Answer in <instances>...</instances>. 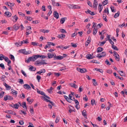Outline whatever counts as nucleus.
<instances>
[{"label":"nucleus","instance_id":"1","mask_svg":"<svg viewBox=\"0 0 127 127\" xmlns=\"http://www.w3.org/2000/svg\"><path fill=\"white\" fill-rule=\"evenodd\" d=\"M35 64L36 65L40 66L41 65H43L44 64H46L47 63L45 62L44 60H42L41 62L38 61H36L35 63Z\"/></svg>","mask_w":127,"mask_h":127},{"label":"nucleus","instance_id":"2","mask_svg":"<svg viewBox=\"0 0 127 127\" xmlns=\"http://www.w3.org/2000/svg\"><path fill=\"white\" fill-rule=\"evenodd\" d=\"M19 52L23 53L24 54L27 55L30 54L31 53L30 51H27L25 49H21L19 50Z\"/></svg>","mask_w":127,"mask_h":127},{"label":"nucleus","instance_id":"3","mask_svg":"<svg viewBox=\"0 0 127 127\" xmlns=\"http://www.w3.org/2000/svg\"><path fill=\"white\" fill-rule=\"evenodd\" d=\"M37 89V93L38 94H40L44 96L48 99H50V98L48 96L46 95H45V93H44L43 92Z\"/></svg>","mask_w":127,"mask_h":127},{"label":"nucleus","instance_id":"4","mask_svg":"<svg viewBox=\"0 0 127 127\" xmlns=\"http://www.w3.org/2000/svg\"><path fill=\"white\" fill-rule=\"evenodd\" d=\"M101 55L99 54H98L96 57L97 58H100L101 57H104L106 55V53L105 52H103L101 53Z\"/></svg>","mask_w":127,"mask_h":127},{"label":"nucleus","instance_id":"5","mask_svg":"<svg viewBox=\"0 0 127 127\" xmlns=\"http://www.w3.org/2000/svg\"><path fill=\"white\" fill-rule=\"evenodd\" d=\"M38 58H39L38 55L33 56L32 57H30V61H34Z\"/></svg>","mask_w":127,"mask_h":127},{"label":"nucleus","instance_id":"6","mask_svg":"<svg viewBox=\"0 0 127 127\" xmlns=\"http://www.w3.org/2000/svg\"><path fill=\"white\" fill-rule=\"evenodd\" d=\"M77 70L79 72L81 73H84L86 72L87 71V70L85 68H81L77 67Z\"/></svg>","mask_w":127,"mask_h":127},{"label":"nucleus","instance_id":"7","mask_svg":"<svg viewBox=\"0 0 127 127\" xmlns=\"http://www.w3.org/2000/svg\"><path fill=\"white\" fill-rule=\"evenodd\" d=\"M64 57H65V56H56L55 54V56H54V59L57 60H61L63 59Z\"/></svg>","mask_w":127,"mask_h":127},{"label":"nucleus","instance_id":"8","mask_svg":"<svg viewBox=\"0 0 127 127\" xmlns=\"http://www.w3.org/2000/svg\"><path fill=\"white\" fill-rule=\"evenodd\" d=\"M41 97L42 99H44V100H45L46 102H50V103L52 104V105H53V103L51 101L49 100H48V99H47L45 97H44L43 96H42Z\"/></svg>","mask_w":127,"mask_h":127},{"label":"nucleus","instance_id":"9","mask_svg":"<svg viewBox=\"0 0 127 127\" xmlns=\"http://www.w3.org/2000/svg\"><path fill=\"white\" fill-rule=\"evenodd\" d=\"M53 15L57 19H58L59 17V14L56 11L54 12Z\"/></svg>","mask_w":127,"mask_h":127},{"label":"nucleus","instance_id":"10","mask_svg":"<svg viewBox=\"0 0 127 127\" xmlns=\"http://www.w3.org/2000/svg\"><path fill=\"white\" fill-rule=\"evenodd\" d=\"M97 3L96 0H94V3L93 7L95 8V9H96L97 8Z\"/></svg>","mask_w":127,"mask_h":127},{"label":"nucleus","instance_id":"11","mask_svg":"<svg viewBox=\"0 0 127 127\" xmlns=\"http://www.w3.org/2000/svg\"><path fill=\"white\" fill-rule=\"evenodd\" d=\"M86 58L88 59H92L94 58V57L91 54H87L86 55Z\"/></svg>","mask_w":127,"mask_h":127},{"label":"nucleus","instance_id":"12","mask_svg":"<svg viewBox=\"0 0 127 127\" xmlns=\"http://www.w3.org/2000/svg\"><path fill=\"white\" fill-rule=\"evenodd\" d=\"M87 13H89L92 15H94L95 14L93 12H92L89 9H88L87 11H85Z\"/></svg>","mask_w":127,"mask_h":127},{"label":"nucleus","instance_id":"13","mask_svg":"<svg viewBox=\"0 0 127 127\" xmlns=\"http://www.w3.org/2000/svg\"><path fill=\"white\" fill-rule=\"evenodd\" d=\"M5 112L9 114H13L14 115H15L16 113H13V111L12 110H6Z\"/></svg>","mask_w":127,"mask_h":127},{"label":"nucleus","instance_id":"14","mask_svg":"<svg viewBox=\"0 0 127 127\" xmlns=\"http://www.w3.org/2000/svg\"><path fill=\"white\" fill-rule=\"evenodd\" d=\"M45 72V69H41L40 71L37 72V74H41V73H44Z\"/></svg>","mask_w":127,"mask_h":127},{"label":"nucleus","instance_id":"15","mask_svg":"<svg viewBox=\"0 0 127 127\" xmlns=\"http://www.w3.org/2000/svg\"><path fill=\"white\" fill-rule=\"evenodd\" d=\"M24 87L26 89H31V87L28 84H25L23 85Z\"/></svg>","mask_w":127,"mask_h":127},{"label":"nucleus","instance_id":"16","mask_svg":"<svg viewBox=\"0 0 127 127\" xmlns=\"http://www.w3.org/2000/svg\"><path fill=\"white\" fill-rule=\"evenodd\" d=\"M86 111L85 110H84L82 112V115L84 116V117L86 119H87V117L86 113Z\"/></svg>","mask_w":127,"mask_h":127},{"label":"nucleus","instance_id":"17","mask_svg":"<svg viewBox=\"0 0 127 127\" xmlns=\"http://www.w3.org/2000/svg\"><path fill=\"white\" fill-rule=\"evenodd\" d=\"M103 50V48L101 47H99L97 49V52H100L102 51Z\"/></svg>","mask_w":127,"mask_h":127},{"label":"nucleus","instance_id":"18","mask_svg":"<svg viewBox=\"0 0 127 127\" xmlns=\"http://www.w3.org/2000/svg\"><path fill=\"white\" fill-rule=\"evenodd\" d=\"M102 8L103 7L102 5H101L100 4H99L98 6V9L99 13L101 12L102 9Z\"/></svg>","mask_w":127,"mask_h":127},{"label":"nucleus","instance_id":"19","mask_svg":"<svg viewBox=\"0 0 127 127\" xmlns=\"http://www.w3.org/2000/svg\"><path fill=\"white\" fill-rule=\"evenodd\" d=\"M4 59L8 63H11V61L8 57H5Z\"/></svg>","mask_w":127,"mask_h":127},{"label":"nucleus","instance_id":"20","mask_svg":"<svg viewBox=\"0 0 127 127\" xmlns=\"http://www.w3.org/2000/svg\"><path fill=\"white\" fill-rule=\"evenodd\" d=\"M48 57L49 58H52L53 57L54 58V56H55V54H52L50 53H48Z\"/></svg>","mask_w":127,"mask_h":127},{"label":"nucleus","instance_id":"21","mask_svg":"<svg viewBox=\"0 0 127 127\" xmlns=\"http://www.w3.org/2000/svg\"><path fill=\"white\" fill-rule=\"evenodd\" d=\"M66 17L62 18L60 21V22L61 24H63L64 23L65 20L66 19Z\"/></svg>","mask_w":127,"mask_h":127},{"label":"nucleus","instance_id":"22","mask_svg":"<svg viewBox=\"0 0 127 127\" xmlns=\"http://www.w3.org/2000/svg\"><path fill=\"white\" fill-rule=\"evenodd\" d=\"M13 18V19L12 20L14 22H16L17 21L18 19V17L16 16V15H15L13 17H12Z\"/></svg>","mask_w":127,"mask_h":127},{"label":"nucleus","instance_id":"23","mask_svg":"<svg viewBox=\"0 0 127 127\" xmlns=\"http://www.w3.org/2000/svg\"><path fill=\"white\" fill-rule=\"evenodd\" d=\"M69 85L71 87H72L76 88L77 87V85L74 84V83H70Z\"/></svg>","mask_w":127,"mask_h":127},{"label":"nucleus","instance_id":"24","mask_svg":"<svg viewBox=\"0 0 127 127\" xmlns=\"http://www.w3.org/2000/svg\"><path fill=\"white\" fill-rule=\"evenodd\" d=\"M4 14L6 15L7 17H10L11 15V14L8 11L6 12Z\"/></svg>","mask_w":127,"mask_h":127},{"label":"nucleus","instance_id":"25","mask_svg":"<svg viewBox=\"0 0 127 127\" xmlns=\"http://www.w3.org/2000/svg\"><path fill=\"white\" fill-rule=\"evenodd\" d=\"M30 97H28L27 98V100L30 104H31L33 101V99H30Z\"/></svg>","mask_w":127,"mask_h":127},{"label":"nucleus","instance_id":"26","mask_svg":"<svg viewBox=\"0 0 127 127\" xmlns=\"http://www.w3.org/2000/svg\"><path fill=\"white\" fill-rule=\"evenodd\" d=\"M93 70H96L97 71H98L102 73L103 72V71L102 70V69H98L97 68H95V69H94Z\"/></svg>","mask_w":127,"mask_h":127},{"label":"nucleus","instance_id":"27","mask_svg":"<svg viewBox=\"0 0 127 127\" xmlns=\"http://www.w3.org/2000/svg\"><path fill=\"white\" fill-rule=\"evenodd\" d=\"M9 58L13 61L15 60L14 57V56L11 54H10L9 56Z\"/></svg>","mask_w":127,"mask_h":127},{"label":"nucleus","instance_id":"28","mask_svg":"<svg viewBox=\"0 0 127 127\" xmlns=\"http://www.w3.org/2000/svg\"><path fill=\"white\" fill-rule=\"evenodd\" d=\"M21 106L23 108H26V109H27L26 103L25 102H23L22 104H21Z\"/></svg>","mask_w":127,"mask_h":127},{"label":"nucleus","instance_id":"29","mask_svg":"<svg viewBox=\"0 0 127 127\" xmlns=\"http://www.w3.org/2000/svg\"><path fill=\"white\" fill-rule=\"evenodd\" d=\"M19 27L18 26V25H15L13 26V28L16 30H17L19 29Z\"/></svg>","mask_w":127,"mask_h":127},{"label":"nucleus","instance_id":"30","mask_svg":"<svg viewBox=\"0 0 127 127\" xmlns=\"http://www.w3.org/2000/svg\"><path fill=\"white\" fill-rule=\"evenodd\" d=\"M65 36V35L63 34H59L58 35V37L60 38H64Z\"/></svg>","mask_w":127,"mask_h":127},{"label":"nucleus","instance_id":"31","mask_svg":"<svg viewBox=\"0 0 127 127\" xmlns=\"http://www.w3.org/2000/svg\"><path fill=\"white\" fill-rule=\"evenodd\" d=\"M29 69L31 71H34L35 70L36 68L32 66L29 68Z\"/></svg>","mask_w":127,"mask_h":127},{"label":"nucleus","instance_id":"32","mask_svg":"<svg viewBox=\"0 0 127 127\" xmlns=\"http://www.w3.org/2000/svg\"><path fill=\"white\" fill-rule=\"evenodd\" d=\"M92 80L93 81V84L94 86L97 85V83L95 79H93Z\"/></svg>","mask_w":127,"mask_h":127},{"label":"nucleus","instance_id":"33","mask_svg":"<svg viewBox=\"0 0 127 127\" xmlns=\"http://www.w3.org/2000/svg\"><path fill=\"white\" fill-rule=\"evenodd\" d=\"M120 14V13L119 11H118L117 13H116L114 16V18H116L118 17L119 14Z\"/></svg>","mask_w":127,"mask_h":127},{"label":"nucleus","instance_id":"34","mask_svg":"<svg viewBox=\"0 0 127 127\" xmlns=\"http://www.w3.org/2000/svg\"><path fill=\"white\" fill-rule=\"evenodd\" d=\"M41 31L43 33H47L48 32H49V31L48 30H44L43 29L41 30Z\"/></svg>","mask_w":127,"mask_h":127},{"label":"nucleus","instance_id":"35","mask_svg":"<svg viewBox=\"0 0 127 127\" xmlns=\"http://www.w3.org/2000/svg\"><path fill=\"white\" fill-rule=\"evenodd\" d=\"M13 108L16 109H18L19 107V104H14V105H13Z\"/></svg>","mask_w":127,"mask_h":127},{"label":"nucleus","instance_id":"36","mask_svg":"<svg viewBox=\"0 0 127 127\" xmlns=\"http://www.w3.org/2000/svg\"><path fill=\"white\" fill-rule=\"evenodd\" d=\"M11 93L14 95H16L17 94V92L16 91L13 89H11Z\"/></svg>","mask_w":127,"mask_h":127},{"label":"nucleus","instance_id":"37","mask_svg":"<svg viewBox=\"0 0 127 127\" xmlns=\"http://www.w3.org/2000/svg\"><path fill=\"white\" fill-rule=\"evenodd\" d=\"M97 31V29L94 28L93 32V33L94 35H95L96 34Z\"/></svg>","mask_w":127,"mask_h":127},{"label":"nucleus","instance_id":"38","mask_svg":"<svg viewBox=\"0 0 127 127\" xmlns=\"http://www.w3.org/2000/svg\"><path fill=\"white\" fill-rule=\"evenodd\" d=\"M25 19L27 20H28L29 21H31L32 20V18L31 17H27V16H26L25 17Z\"/></svg>","mask_w":127,"mask_h":127},{"label":"nucleus","instance_id":"39","mask_svg":"<svg viewBox=\"0 0 127 127\" xmlns=\"http://www.w3.org/2000/svg\"><path fill=\"white\" fill-rule=\"evenodd\" d=\"M4 85L5 86L6 88H8L10 90L11 89V87L8 85L7 84H6L5 83H4Z\"/></svg>","mask_w":127,"mask_h":127},{"label":"nucleus","instance_id":"40","mask_svg":"<svg viewBox=\"0 0 127 127\" xmlns=\"http://www.w3.org/2000/svg\"><path fill=\"white\" fill-rule=\"evenodd\" d=\"M112 48L114 49L116 51L118 50V49L117 47L115 46L112 45Z\"/></svg>","mask_w":127,"mask_h":127},{"label":"nucleus","instance_id":"41","mask_svg":"<svg viewBox=\"0 0 127 127\" xmlns=\"http://www.w3.org/2000/svg\"><path fill=\"white\" fill-rule=\"evenodd\" d=\"M106 15L105 14H103V19L106 22H107V19L106 17Z\"/></svg>","mask_w":127,"mask_h":127},{"label":"nucleus","instance_id":"42","mask_svg":"<svg viewBox=\"0 0 127 127\" xmlns=\"http://www.w3.org/2000/svg\"><path fill=\"white\" fill-rule=\"evenodd\" d=\"M103 13H107V14H108L109 13V10H108V8H106L104 12H103Z\"/></svg>","mask_w":127,"mask_h":127},{"label":"nucleus","instance_id":"43","mask_svg":"<svg viewBox=\"0 0 127 127\" xmlns=\"http://www.w3.org/2000/svg\"><path fill=\"white\" fill-rule=\"evenodd\" d=\"M106 41H104L102 42H100L99 46H102L106 43Z\"/></svg>","mask_w":127,"mask_h":127},{"label":"nucleus","instance_id":"44","mask_svg":"<svg viewBox=\"0 0 127 127\" xmlns=\"http://www.w3.org/2000/svg\"><path fill=\"white\" fill-rule=\"evenodd\" d=\"M53 89V88L52 87H51L49 89L47 90V91H48L49 93H51L52 92V90Z\"/></svg>","mask_w":127,"mask_h":127},{"label":"nucleus","instance_id":"45","mask_svg":"<svg viewBox=\"0 0 127 127\" xmlns=\"http://www.w3.org/2000/svg\"><path fill=\"white\" fill-rule=\"evenodd\" d=\"M115 58L116 60L118 61H119L120 59L119 56V55H117V56H115Z\"/></svg>","mask_w":127,"mask_h":127},{"label":"nucleus","instance_id":"46","mask_svg":"<svg viewBox=\"0 0 127 127\" xmlns=\"http://www.w3.org/2000/svg\"><path fill=\"white\" fill-rule=\"evenodd\" d=\"M118 72L121 76H124V74L123 71H122L119 70L118 71Z\"/></svg>","mask_w":127,"mask_h":127},{"label":"nucleus","instance_id":"47","mask_svg":"<svg viewBox=\"0 0 127 127\" xmlns=\"http://www.w3.org/2000/svg\"><path fill=\"white\" fill-rule=\"evenodd\" d=\"M95 100L94 99H92L91 100V104L93 105L94 104L95 105Z\"/></svg>","mask_w":127,"mask_h":127},{"label":"nucleus","instance_id":"48","mask_svg":"<svg viewBox=\"0 0 127 127\" xmlns=\"http://www.w3.org/2000/svg\"><path fill=\"white\" fill-rule=\"evenodd\" d=\"M36 79L38 80V82H40V80L41 79V77L40 76L38 75L36 76Z\"/></svg>","mask_w":127,"mask_h":127},{"label":"nucleus","instance_id":"49","mask_svg":"<svg viewBox=\"0 0 127 127\" xmlns=\"http://www.w3.org/2000/svg\"><path fill=\"white\" fill-rule=\"evenodd\" d=\"M60 31L63 33H66V32L65 30L64 29H60Z\"/></svg>","mask_w":127,"mask_h":127},{"label":"nucleus","instance_id":"50","mask_svg":"<svg viewBox=\"0 0 127 127\" xmlns=\"http://www.w3.org/2000/svg\"><path fill=\"white\" fill-rule=\"evenodd\" d=\"M47 43L49 45H52L53 46H54L55 45V44L52 42H48Z\"/></svg>","mask_w":127,"mask_h":127},{"label":"nucleus","instance_id":"51","mask_svg":"<svg viewBox=\"0 0 127 127\" xmlns=\"http://www.w3.org/2000/svg\"><path fill=\"white\" fill-rule=\"evenodd\" d=\"M105 62L108 65H110L111 64V63L109 62L108 60L107 59L106 60Z\"/></svg>","mask_w":127,"mask_h":127},{"label":"nucleus","instance_id":"52","mask_svg":"<svg viewBox=\"0 0 127 127\" xmlns=\"http://www.w3.org/2000/svg\"><path fill=\"white\" fill-rule=\"evenodd\" d=\"M0 67L2 68V69H4L5 67L4 65L2 63L0 64Z\"/></svg>","mask_w":127,"mask_h":127},{"label":"nucleus","instance_id":"53","mask_svg":"<svg viewBox=\"0 0 127 127\" xmlns=\"http://www.w3.org/2000/svg\"><path fill=\"white\" fill-rule=\"evenodd\" d=\"M4 92H2L0 93V97L2 98L4 95Z\"/></svg>","mask_w":127,"mask_h":127},{"label":"nucleus","instance_id":"54","mask_svg":"<svg viewBox=\"0 0 127 127\" xmlns=\"http://www.w3.org/2000/svg\"><path fill=\"white\" fill-rule=\"evenodd\" d=\"M110 8L111 9L112 12H115V10L114 9V8L113 7L111 6L110 7Z\"/></svg>","mask_w":127,"mask_h":127},{"label":"nucleus","instance_id":"55","mask_svg":"<svg viewBox=\"0 0 127 127\" xmlns=\"http://www.w3.org/2000/svg\"><path fill=\"white\" fill-rule=\"evenodd\" d=\"M32 32L31 30H29L27 31H26V34L27 35H28L29 34L31 33Z\"/></svg>","mask_w":127,"mask_h":127},{"label":"nucleus","instance_id":"56","mask_svg":"<svg viewBox=\"0 0 127 127\" xmlns=\"http://www.w3.org/2000/svg\"><path fill=\"white\" fill-rule=\"evenodd\" d=\"M31 30V28L30 26H28L27 27L26 29V31H27L29 30L30 31Z\"/></svg>","mask_w":127,"mask_h":127},{"label":"nucleus","instance_id":"57","mask_svg":"<svg viewBox=\"0 0 127 127\" xmlns=\"http://www.w3.org/2000/svg\"><path fill=\"white\" fill-rule=\"evenodd\" d=\"M72 8H80V7L77 5H75L73 6Z\"/></svg>","mask_w":127,"mask_h":127},{"label":"nucleus","instance_id":"58","mask_svg":"<svg viewBox=\"0 0 127 127\" xmlns=\"http://www.w3.org/2000/svg\"><path fill=\"white\" fill-rule=\"evenodd\" d=\"M108 0H105L103 2V4H104V5H106L108 3Z\"/></svg>","mask_w":127,"mask_h":127},{"label":"nucleus","instance_id":"59","mask_svg":"<svg viewBox=\"0 0 127 127\" xmlns=\"http://www.w3.org/2000/svg\"><path fill=\"white\" fill-rule=\"evenodd\" d=\"M19 82L21 84H24V82L23 79H19Z\"/></svg>","mask_w":127,"mask_h":127},{"label":"nucleus","instance_id":"60","mask_svg":"<svg viewBox=\"0 0 127 127\" xmlns=\"http://www.w3.org/2000/svg\"><path fill=\"white\" fill-rule=\"evenodd\" d=\"M38 58H42L44 59L46 57L44 55H38Z\"/></svg>","mask_w":127,"mask_h":127},{"label":"nucleus","instance_id":"61","mask_svg":"<svg viewBox=\"0 0 127 127\" xmlns=\"http://www.w3.org/2000/svg\"><path fill=\"white\" fill-rule=\"evenodd\" d=\"M13 98L10 95H8V100H12Z\"/></svg>","mask_w":127,"mask_h":127},{"label":"nucleus","instance_id":"62","mask_svg":"<svg viewBox=\"0 0 127 127\" xmlns=\"http://www.w3.org/2000/svg\"><path fill=\"white\" fill-rule=\"evenodd\" d=\"M77 34V32H75L74 33L72 34L71 36L72 37H73L75 36V35H76Z\"/></svg>","mask_w":127,"mask_h":127},{"label":"nucleus","instance_id":"63","mask_svg":"<svg viewBox=\"0 0 127 127\" xmlns=\"http://www.w3.org/2000/svg\"><path fill=\"white\" fill-rule=\"evenodd\" d=\"M18 13L19 15L22 16H23L25 17V15L21 12H19Z\"/></svg>","mask_w":127,"mask_h":127},{"label":"nucleus","instance_id":"64","mask_svg":"<svg viewBox=\"0 0 127 127\" xmlns=\"http://www.w3.org/2000/svg\"><path fill=\"white\" fill-rule=\"evenodd\" d=\"M52 13V11L51 10H50L49 11V12L47 14V15L48 16H49Z\"/></svg>","mask_w":127,"mask_h":127}]
</instances>
